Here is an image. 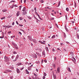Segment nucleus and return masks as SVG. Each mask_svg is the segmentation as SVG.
Masks as SVG:
<instances>
[{"label": "nucleus", "instance_id": "obj_16", "mask_svg": "<svg viewBox=\"0 0 79 79\" xmlns=\"http://www.w3.org/2000/svg\"><path fill=\"white\" fill-rule=\"evenodd\" d=\"M7 11V10L6 9H3L2 10V12H6V11Z\"/></svg>", "mask_w": 79, "mask_h": 79}, {"label": "nucleus", "instance_id": "obj_44", "mask_svg": "<svg viewBox=\"0 0 79 79\" xmlns=\"http://www.w3.org/2000/svg\"><path fill=\"white\" fill-rule=\"evenodd\" d=\"M15 7H18V5H17L16 4L15 5Z\"/></svg>", "mask_w": 79, "mask_h": 79}, {"label": "nucleus", "instance_id": "obj_45", "mask_svg": "<svg viewBox=\"0 0 79 79\" xmlns=\"http://www.w3.org/2000/svg\"><path fill=\"white\" fill-rule=\"evenodd\" d=\"M56 26L57 27H58V25H57V24H56Z\"/></svg>", "mask_w": 79, "mask_h": 79}, {"label": "nucleus", "instance_id": "obj_18", "mask_svg": "<svg viewBox=\"0 0 79 79\" xmlns=\"http://www.w3.org/2000/svg\"><path fill=\"white\" fill-rule=\"evenodd\" d=\"M25 72L27 74H29V72H28V71H27V69L26 70Z\"/></svg>", "mask_w": 79, "mask_h": 79}, {"label": "nucleus", "instance_id": "obj_49", "mask_svg": "<svg viewBox=\"0 0 79 79\" xmlns=\"http://www.w3.org/2000/svg\"><path fill=\"white\" fill-rule=\"evenodd\" d=\"M19 33L21 35H22V33H21V32L19 31Z\"/></svg>", "mask_w": 79, "mask_h": 79}, {"label": "nucleus", "instance_id": "obj_46", "mask_svg": "<svg viewBox=\"0 0 79 79\" xmlns=\"http://www.w3.org/2000/svg\"><path fill=\"white\" fill-rule=\"evenodd\" d=\"M39 50L40 51V52H41V51H42V48H40Z\"/></svg>", "mask_w": 79, "mask_h": 79}, {"label": "nucleus", "instance_id": "obj_48", "mask_svg": "<svg viewBox=\"0 0 79 79\" xmlns=\"http://www.w3.org/2000/svg\"><path fill=\"white\" fill-rule=\"evenodd\" d=\"M14 24H15V22H13L12 23V25H14Z\"/></svg>", "mask_w": 79, "mask_h": 79}, {"label": "nucleus", "instance_id": "obj_42", "mask_svg": "<svg viewBox=\"0 0 79 79\" xmlns=\"http://www.w3.org/2000/svg\"><path fill=\"white\" fill-rule=\"evenodd\" d=\"M56 76H54V79H56Z\"/></svg>", "mask_w": 79, "mask_h": 79}, {"label": "nucleus", "instance_id": "obj_32", "mask_svg": "<svg viewBox=\"0 0 79 79\" xmlns=\"http://www.w3.org/2000/svg\"><path fill=\"white\" fill-rule=\"evenodd\" d=\"M44 76H47V74H46V73H44Z\"/></svg>", "mask_w": 79, "mask_h": 79}, {"label": "nucleus", "instance_id": "obj_8", "mask_svg": "<svg viewBox=\"0 0 79 79\" xmlns=\"http://www.w3.org/2000/svg\"><path fill=\"white\" fill-rule=\"evenodd\" d=\"M33 56L35 58H37V55L35 54H33Z\"/></svg>", "mask_w": 79, "mask_h": 79}, {"label": "nucleus", "instance_id": "obj_47", "mask_svg": "<svg viewBox=\"0 0 79 79\" xmlns=\"http://www.w3.org/2000/svg\"><path fill=\"white\" fill-rule=\"evenodd\" d=\"M45 79V76H43V79Z\"/></svg>", "mask_w": 79, "mask_h": 79}, {"label": "nucleus", "instance_id": "obj_23", "mask_svg": "<svg viewBox=\"0 0 79 79\" xmlns=\"http://www.w3.org/2000/svg\"><path fill=\"white\" fill-rule=\"evenodd\" d=\"M23 15H25L26 14V11L24 12L23 13Z\"/></svg>", "mask_w": 79, "mask_h": 79}, {"label": "nucleus", "instance_id": "obj_37", "mask_svg": "<svg viewBox=\"0 0 79 79\" xmlns=\"http://www.w3.org/2000/svg\"><path fill=\"white\" fill-rule=\"evenodd\" d=\"M44 61L45 63H47V60H44Z\"/></svg>", "mask_w": 79, "mask_h": 79}, {"label": "nucleus", "instance_id": "obj_53", "mask_svg": "<svg viewBox=\"0 0 79 79\" xmlns=\"http://www.w3.org/2000/svg\"><path fill=\"white\" fill-rule=\"evenodd\" d=\"M34 10H35V11H37V9H36V7H35L34 8Z\"/></svg>", "mask_w": 79, "mask_h": 79}, {"label": "nucleus", "instance_id": "obj_10", "mask_svg": "<svg viewBox=\"0 0 79 79\" xmlns=\"http://www.w3.org/2000/svg\"><path fill=\"white\" fill-rule=\"evenodd\" d=\"M14 46L15 48H16V49H18V47L17 46V45H16V44Z\"/></svg>", "mask_w": 79, "mask_h": 79}, {"label": "nucleus", "instance_id": "obj_19", "mask_svg": "<svg viewBox=\"0 0 79 79\" xmlns=\"http://www.w3.org/2000/svg\"><path fill=\"white\" fill-rule=\"evenodd\" d=\"M65 30H66V31L67 32H68V28H66V25L65 26Z\"/></svg>", "mask_w": 79, "mask_h": 79}, {"label": "nucleus", "instance_id": "obj_38", "mask_svg": "<svg viewBox=\"0 0 79 79\" xmlns=\"http://www.w3.org/2000/svg\"><path fill=\"white\" fill-rule=\"evenodd\" d=\"M5 17H2V18H1V19H5Z\"/></svg>", "mask_w": 79, "mask_h": 79}, {"label": "nucleus", "instance_id": "obj_27", "mask_svg": "<svg viewBox=\"0 0 79 79\" xmlns=\"http://www.w3.org/2000/svg\"><path fill=\"white\" fill-rule=\"evenodd\" d=\"M50 19L51 20H53L55 19V18H53V17H52Z\"/></svg>", "mask_w": 79, "mask_h": 79}, {"label": "nucleus", "instance_id": "obj_2", "mask_svg": "<svg viewBox=\"0 0 79 79\" xmlns=\"http://www.w3.org/2000/svg\"><path fill=\"white\" fill-rule=\"evenodd\" d=\"M35 13L36 14V15H37L38 16V18H39V19H41L42 20V19L40 17V16L39 15V14H38V13L36 12V11H35Z\"/></svg>", "mask_w": 79, "mask_h": 79}, {"label": "nucleus", "instance_id": "obj_13", "mask_svg": "<svg viewBox=\"0 0 79 79\" xmlns=\"http://www.w3.org/2000/svg\"><path fill=\"white\" fill-rule=\"evenodd\" d=\"M26 7H24L23 8V9L22 10V11H26Z\"/></svg>", "mask_w": 79, "mask_h": 79}, {"label": "nucleus", "instance_id": "obj_11", "mask_svg": "<svg viewBox=\"0 0 79 79\" xmlns=\"http://www.w3.org/2000/svg\"><path fill=\"white\" fill-rule=\"evenodd\" d=\"M39 42H40V43H41V44H46L45 43L42 42L41 41H39Z\"/></svg>", "mask_w": 79, "mask_h": 79}, {"label": "nucleus", "instance_id": "obj_35", "mask_svg": "<svg viewBox=\"0 0 79 79\" xmlns=\"http://www.w3.org/2000/svg\"><path fill=\"white\" fill-rule=\"evenodd\" d=\"M34 75L35 76V77H37V75H36L35 73H34Z\"/></svg>", "mask_w": 79, "mask_h": 79}, {"label": "nucleus", "instance_id": "obj_15", "mask_svg": "<svg viewBox=\"0 0 79 79\" xmlns=\"http://www.w3.org/2000/svg\"><path fill=\"white\" fill-rule=\"evenodd\" d=\"M60 4H61V2L59 1V2H58V6H57V7H58L60 6Z\"/></svg>", "mask_w": 79, "mask_h": 79}, {"label": "nucleus", "instance_id": "obj_62", "mask_svg": "<svg viewBox=\"0 0 79 79\" xmlns=\"http://www.w3.org/2000/svg\"><path fill=\"white\" fill-rule=\"evenodd\" d=\"M20 26H23V25L19 24Z\"/></svg>", "mask_w": 79, "mask_h": 79}, {"label": "nucleus", "instance_id": "obj_43", "mask_svg": "<svg viewBox=\"0 0 79 79\" xmlns=\"http://www.w3.org/2000/svg\"><path fill=\"white\" fill-rule=\"evenodd\" d=\"M28 18H29V19H31V17H29V16H28Z\"/></svg>", "mask_w": 79, "mask_h": 79}, {"label": "nucleus", "instance_id": "obj_63", "mask_svg": "<svg viewBox=\"0 0 79 79\" xmlns=\"http://www.w3.org/2000/svg\"><path fill=\"white\" fill-rule=\"evenodd\" d=\"M35 50H39V48H37V49H36Z\"/></svg>", "mask_w": 79, "mask_h": 79}, {"label": "nucleus", "instance_id": "obj_41", "mask_svg": "<svg viewBox=\"0 0 79 79\" xmlns=\"http://www.w3.org/2000/svg\"><path fill=\"white\" fill-rule=\"evenodd\" d=\"M71 22L72 23V24H74V22L73 21H71Z\"/></svg>", "mask_w": 79, "mask_h": 79}, {"label": "nucleus", "instance_id": "obj_3", "mask_svg": "<svg viewBox=\"0 0 79 79\" xmlns=\"http://www.w3.org/2000/svg\"><path fill=\"white\" fill-rule=\"evenodd\" d=\"M20 14H21V13L20 11H17V13H16L17 16H19Z\"/></svg>", "mask_w": 79, "mask_h": 79}, {"label": "nucleus", "instance_id": "obj_58", "mask_svg": "<svg viewBox=\"0 0 79 79\" xmlns=\"http://www.w3.org/2000/svg\"><path fill=\"white\" fill-rule=\"evenodd\" d=\"M77 39H79V35H77Z\"/></svg>", "mask_w": 79, "mask_h": 79}, {"label": "nucleus", "instance_id": "obj_57", "mask_svg": "<svg viewBox=\"0 0 79 79\" xmlns=\"http://www.w3.org/2000/svg\"><path fill=\"white\" fill-rule=\"evenodd\" d=\"M26 0H24V3H26Z\"/></svg>", "mask_w": 79, "mask_h": 79}, {"label": "nucleus", "instance_id": "obj_64", "mask_svg": "<svg viewBox=\"0 0 79 79\" xmlns=\"http://www.w3.org/2000/svg\"><path fill=\"white\" fill-rule=\"evenodd\" d=\"M35 79H38V77H35Z\"/></svg>", "mask_w": 79, "mask_h": 79}, {"label": "nucleus", "instance_id": "obj_28", "mask_svg": "<svg viewBox=\"0 0 79 79\" xmlns=\"http://www.w3.org/2000/svg\"><path fill=\"white\" fill-rule=\"evenodd\" d=\"M21 8H22V6H19V10H20L21 9Z\"/></svg>", "mask_w": 79, "mask_h": 79}, {"label": "nucleus", "instance_id": "obj_52", "mask_svg": "<svg viewBox=\"0 0 79 79\" xmlns=\"http://www.w3.org/2000/svg\"><path fill=\"white\" fill-rule=\"evenodd\" d=\"M16 24H19L18 22V21H16Z\"/></svg>", "mask_w": 79, "mask_h": 79}, {"label": "nucleus", "instance_id": "obj_33", "mask_svg": "<svg viewBox=\"0 0 79 79\" xmlns=\"http://www.w3.org/2000/svg\"><path fill=\"white\" fill-rule=\"evenodd\" d=\"M66 11H68L69 10V9L68 8H66Z\"/></svg>", "mask_w": 79, "mask_h": 79}, {"label": "nucleus", "instance_id": "obj_59", "mask_svg": "<svg viewBox=\"0 0 79 79\" xmlns=\"http://www.w3.org/2000/svg\"><path fill=\"white\" fill-rule=\"evenodd\" d=\"M11 32L9 31V32H8V34H10V33H11Z\"/></svg>", "mask_w": 79, "mask_h": 79}, {"label": "nucleus", "instance_id": "obj_56", "mask_svg": "<svg viewBox=\"0 0 79 79\" xmlns=\"http://www.w3.org/2000/svg\"><path fill=\"white\" fill-rule=\"evenodd\" d=\"M12 44L13 45H14V46H15V45H16V44L14 43H12Z\"/></svg>", "mask_w": 79, "mask_h": 79}, {"label": "nucleus", "instance_id": "obj_22", "mask_svg": "<svg viewBox=\"0 0 79 79\" xmlns=\"http://www.w3.org/2000/svg\"><path fill=\"white\" fill-rule=\"evenodd\" d=\"M17 73H19V69H17Z\"/></svg>", "mask_w": 79, "mask_h": 79}, {"label": "nucleus", "instance_id": "obj_21", "mask_svg": "<svg viewBox=\"0 0 79 79\" xmlns=\"http://www.w3.org/2000/svg\"><path fill=\"white\" fill-rule=\"evenodd\" d=\"M42 55H44V56H45V52H43Z\"/></svg>", "mask_w": 79, "mask_h": 79}, {"label": "nucleus", "instance_id": "obj_5", "mask_svg": "<svg viewBox=\"0 0 79 79\" xmlns=\"http://www.w3.org/2000/svg\"><path fill=\"white\" fill-rule=\"evenodd\" d=\"M28 37L29 39L31 41H32V37L29 36H28Z\"/></svg>", "mask_w": 79, "mask_h": 79}, {"label": "nucleus", "instance_id": "obj_36", "mask_svg": "<svg viewBox=\"0 0 79 79\" xmlns=\"http://www.w3.org/2000/svg\"><path fill=\"white\" fill-rule=\"evenodd\" d=\"M10 69H14V68L13 67H10Z\"/></svg>", "mask_w": 79, "mask_h": 79}, {"label": "nucleus", "instance_id": "obj_9", "mask_svg": "<svg viewBox=\"0 0 79 79\" xmlns=\"http://www.w3.org/2000/svg\"><path fill=\"white\" fill-rule=\"evenodd\" d=\"M32 40L33 42H34V43H35V44H37V41H36V40L33 39Z\"/></svg>", "mask_w": 79, "mask_h": 79}, {"label": "nucleus", "instance_id": "obj_61", "mask_svg": "<svg viewBox=\"0 0 79 79\" xmlns=\"http://www.w3.org/2000/svg\"><path fill=\"white\" fill-rule=\"evenodd\" d=\"M54 60H56V57H55Z\"/></svg>", "mask_w": 79, "mask_h": 79}, {"label": "nucleus", "instance_id": "obj_14", "mask_svg": "<svg viewBox=\"0 0 79 79\" xmlns=\"http://www.w3.org/2000/svg\"><path fill=\"white\" fill-rule=\"evenodd\" d=\"M45 48L46 50L47 51V52H48V47H46Z\"/></svg>", "mask_w": 79, "mask_h": 79}, {"label": "nucleus", "instance_id": "obj_39", "mask_svg": "<svg viewBox=\"0 0 79 79\" xmlns=\"http://www.w3.org/2000/svg\"><path fill=\"white\" fill-rule=\"evenodd\" d=\"M52 52H55V49H54L53 48V49H52Z\"/></svg>", "mask_w": 79, "mask_h": 79}, {"label": "nucleus", "instance_id": "obj_34", "mask_svg": "<svg viewBox=\"0 0 79 79\" xmlns=\"http://www.w3.org/2000/svg\"><path fill=\"white\" fill-rule=\"evenodd\" d=\"M28 70H29V71H31V68H30V67H29L28 68Z\"/></svg>", "mask_w": 79, "mask_h": 79}, {"label": "nucleus", "instance_id": "obj_55", "mask_svg": "<svg viewBox=\"0 0 79 79\" xmlns=\"http://www.w3.org/2000/svg\"><path fill=\"white\" fill-rule=\"evenodd\" d=\"M65 18H66V19H68L67 18H68V17H67V15H65Z\"/></svg>", "mask_w": 79, "mask_h": 79}, {"label": "nucleus", "instance_id": "obj_1", "mask_svg": "<svg viewBox=\"0 0 79 79\" xmlns=\"http://www.w3.org/2000/svg\"><path fill=\"white\" fill-rule=\"evenodd\" d=\"M4 61H6V62H8V61H9V58H8V57L6 56H5L4 57Z\"/></svg>", "mask_w": 79, "mask_h": 79}, {"label": "nucleus", "instance_id": "obj_6", "mask_svg": "<svg viewBox=\"0 0 79 79\" xmlns=\"http://www.w3.org/2000/svg\"><path fill=\"white\" fill-rule=\"evenodd\" d=\"M6 71L7 73H9L10 72H11V71L10 70H6Z\"/></svg>", "mask_w": 79, "mask_h": 79}, {"label": "nucleus", "instance_id": "obj_31", "mask_svg": "<svg viewBox=\"0 0 79 79\" xmlns=\"http://www.w3.org/2000/svg\"><path fill=\"white\" fill-rule=\"evenodd\" d=\"M21 65V63H19V64H18V66H20V65Z\"/></svg>", "mask_w": 79, "mask_h": 79}, {"label": "nucleus", "instance_id": "obj_29", "mask_svg": "<svg viewBox=\"0 0 79 79\" xmlns=\"http://www.w3.org/2000/svg\"><path fill=\"white\" fill-rule=\"evenodd\" d=\"M19 57V55H17V57L16 58H15L16 59V58H18V57Z\"/></svg>", "mask_w": 79, "mask_h": 79}, {"label": "nucleus", "instance_id": "obj_40", "mask_svg": "<svg viewBox=\"0 0 79 79\" xmlns=\"http://www.w3.org/2000/svg\"><path fill=\"white\" fill-rule=\"evenodd\" d=\"M13 53H14V54H16V52L14 51L13 52Z\"/></svg>", "mask_w": 79, "mask_h": 79}, {"label": "nucleus", "instance_id": "obj_24", "mask_svg": "<svg viewBox=\"0 0 79 79\" xmlns=\"http://www.w3.org/2000/svg\"><path fill=\"white\" fill-rule=\"evenodd\" d=\"M19 19L20 20H23V18L22 17H19Z\"/></svg>", "mask_w": 79, "mask_h": 79}, {"label": "nucleus", "instance_id": "obj_54", "mask_svg": "<svg viewBox=\"0 0 79 79\" xmlns=\"http://www.w3.org/2000/svg\"><path fill=\"white\" fill-rule=\"evenodd\" d=\"M4 73H5L6 74L7 73L6 70H5V71L4 72Z\"/></svg>", "mask_w": 79, "mask_h": 79}, {"label": "nucleus", "instance_id": "obj_51", "mask_svg": "<svg viewBox=\"0 0 79 79\" xmlns=\"http://www.w3.org/2000/svg\"><path fill=\"white\" fill-rule=\"evenodd\" d=\"M60 45L61 46H62V45H64V44L63 43H60Z\"/></svg>", "mask_w": 79, "mask_h": 79}, {"label": "nucleus", "instance_id": "obj_17", "mask_svg": "<svg viewBox=\"0 0 79 79\" xmlns=\"http://www.w3.org/2000/svg\"><path fill=\"white\" fill-rule=\"evenodd\" d=\"M67 69L68 70V71L69 72H71V70H70V68L69 67L67 68Z\"/></svg>", "mask_w": 79, "mask_h": 79}, {"label": "nucleus", "instance_id": "obj_4", "mask_svg": "<svg viewBox=\"0 0 79 79\" xmlns=\"http://www.w3.org/2000/svg\"><path fill=\"white\" fill-rule=\"evenodd\" d=\"M15 56H12V60H13V61H16V59L15 60H14V58H15Z\"/></svg>", "mask_w": 79, "mask_h": 79}, {"label": "nucleus", "instance_id": "obj_12", "mask_svg": "<svg viewBox=\"0 0 79 79\" xmlns=\"http://www.w3.org/2000/svg\"><path fill=\"white\" fill-rule=\"evenodd\" d=\"M60 67H58L57 69V71L58 73H60Z\"/></svg>", "mask_w": 79, "mask_h": 79}, {"label": "nucleus", "instance_id": "obj_20", "mask_svg": "<svg viewBox=\"0 0 79 79\" xmlns=\"http://www.w3.org/2000/svg\"><path fill=\"white\" fill-rule=\"evenodd\" d=\"M4 37V34H2V36H0V38L1 39H3Z\"/></svg>", "mask_w": 79, "mask_h": 79}, {"label": "nucleus", "instance_id": "obj_30", "mask_svg": "<svg viewBox=\"0 0 79 79\" xmlns=\"http://www.w3.org/2000/svg\"><path fill=\"white\" fill-rule=\"evenodd\" d=\"M40 2L41 3H44V0H40Z\"/></svg>", "mask_w": 79, "mask_h": 79}, {"label": "nucleus", "instance_id": "obj_60", "mask_svg": "<svg viewBox=\"0 0 79 79\" xmlns=\"http://www.w3.org/2000/svg\"><path fill=\"white\" fill-rule=\"evenodd\" d=\"M3 27L6 28V26H3Z\"/></svg>", "mask_w": 79, "mask_h": 79}, {"label": "nucleus", "instance_id": "obj_25", "mask_svg": "<svg viewBox=\"0 0 79 79\" xmlns=\"http://www.w3.org/2000/svg\"><path fill=\"white\" fill-rule=\"evenodd\" d=\"M64 37L66 38V34L65 33H64Z\"/></svg>", "mask_w": 79, "mask_h": 79}, {"label": "nucleus", "instance_id": "obj_26", "mask_svg": "<svg viewBox=\"0 0 79 79\" xmlns=\"http://www.w3.org/2000/svg\"><path fill=\"white\" fill-rule=\"evenodd\" d=\"M55 35H53L52 37V39H53V38H55Z\"/></svg>", "mask_w": 79, "mask_h": 79}, {"label": "nucleus", "instance_id": "obj_7", "mask_svg": "<svg viewBox=\"0 0 79 79\" xmlns=\"http://www.w3.org/2000/svg\"><path fill=\"white\" fill-rule=\"evenodd\" d=\"M12 26H6V28H10V27H11Z\"/></svg>", "mask_w": 79, "mask_h": 79}, {"label": "nucleus", "instance_id": "obj_50", "mask_svg": "<svg viewBox=\"0 0 79 79\" xmlns=\"http://www.w3.org/2000/svg\"><path fill=\"white\" fill-rule=\"evenodd\" d=\"M24 69V67L22 68L21 69H20V70L21 71L22 70H23Z\"/></svg>", "mask_w": 79, "mask_h": 79}]
</instances>
